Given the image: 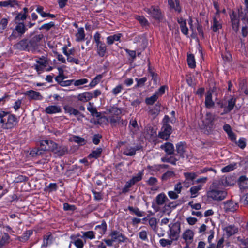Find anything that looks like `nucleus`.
<instances>
[{
    "mask_svg": "<svg viewBox=\"0 0 248 248\" xmlns=\"http://www.w3.org/2000/svg\"><path fill=\"white\" fill-rule=\"evenodd\" d=\"M102 78V75L100 74L98 75L95 78H93V79L91 81L90 84V86L91 87H94L96 84H97Z\"/></svg>",
    "mask_w": 248,
    "mask_h": 248,
    "instance_id": "obj_48",
    "label": "nucleus"
},
{
    "mask_svg": "<svg viewBox=\"0 0 248 248\" xmlns=\"http://www.w3.org/2000/svg\"><path fill=\"white\" fill-rule=\"evenodd\" d=\"M36 62L41 66H46L48 63V61L46 57L42 56L40 58H37Z\"/></svg>",
    "mask_w": 248,
    "mask_h": 248,
    "instance_id": "obj_43",
    "label": "nucleus"
},
{
    "mask_svg": "<svg viewBox=\"0 0 248 248\" xmlns=\"http://www.w3.org/2000/svg\"><path fill=\"white\" fill-rule=\"evenodd\" d=\"M236 166V164H230L221 169V171L223 172H228L233 170Z\"/></svg>",
    "mask_w": 248,
    "mask_h": 248,
    "instance_id": "obj_45",
    "label": "nucleus"
},
{
    "mask_svg": "<svg viewBox=\"0 0 248 248\" xmlns=\"http://www.w3.org/2000/svg\"><path fill=\"white\" fill-rule=\"evenodd\" d=\"M77 41H81L85 38L84 31L83 28H80L78 30V32L76 35Z\"/></svg>",
    "mask_w": 248,
    "mask_h": 248,
    "instance_id": "obj_36",
    "label": "nucleus"
},
{
    "mask_svg": "<svg viewBox=\"0 0 248 248\" xmlns=\"http://www.w3.org/2000/svg\"><path fill=\"white\" fill-rule=\"evenodd\" d=\"M44 35L42 34L37 35L32 37L29 42L30 45V51H35L38 46V43L43 38Z\"/></svg>",
    "mask_w": 248,
    "mask_h": 248,
    "instance_id": "obj_6",
    "label": "nucleus"
},
{
    "mask_svg": "<svg viewBox=\"0 0 248 248\" xmlns=\"http://www.w3.org/2000/svg\"><path fill=\"white\" fill-rule=\"evenodd\" d=\"M160 111V105L156 104L154 108L151 109L149 113L151 115L155 116L157 115Z\"/></svg>",
    "mask_w": 248,
    "mask_h": 248,
    "instance_id": "obj_46",
    "label": "nucleus"
},
{
    "mask_svg": "<svg viewBox=\"0 0 248 248\" xmlns=\"http://www.w3.org/2000/svg\"><path fill=\"white\" fill-rule=\"evenodd\" d=\"M175 175L174 171L168 170L162 175L161 179L163 181H167V180L173 177Z\"/></svg>",
    "mask_w": 248,
    "mask_h": 248,
    "instance_id": "obj_38",
    "label": "nucleus"
},
{
    "mask_svg": "<svg viewBox=\"0 0 248 248\" xmlns=\"http://www.w3.org/2000/svg\"><path fill=\"white\" fill-rule=\"evenodd\" d=\"M194 232L190 229L186 230L183 234L182 238L185 240L186 246L191 244L193 240Z\"/></svg>",
    "mask_w": 248,
    "mask_h": 248,
    "instance_id": "obj_10",
    "label": "nucleus"
},
{
    "mask_svg": "<svg viewBox=\"0 0 248 248\" xmlns=\"http://www.w3.org/2000/svg\"><path fill=\"white\" fill-rule=\"evenodd\" d=\"M26 18V15L24 14H18L15 19L16 23H21L20 21H24Z\"/></svg>",
    "mask_w": 248,
    "mask_h": 248,
    "instance_id": "obj_53",
    "label": "nucleus"
},
{
    "mask_svg": "<svg viewBox=\"0 0 248 248\" xmlns=\"http://www.w3.org/2000/svg\"><path fill=\"white\" fill-rule=\"evenodd\" d=\"M145 11L156 20H160L162 18V13L158 7L152 6L150 8L145 9Z\"/></svg>",
    "mask_w": 248,
    "mask_h": 248,
    "instance_id": "obj_5",
    "label": "nucleus"
},
{
    "mask_svg": "<svg viewBox=\"0 0 248 248\" xmlns=\"http://www.w3.org/2000/svg\"><path fill=\"white\" fill-rule=\"evenodd\" d=\"M48 140H41L39 141L40 147L35 148L31 151L30 154L32 156L41 155L45 151H47Z\"/></svg>",
    "mask_w": 248,
    "mask_h": 248,
    "instance_id": "obj_2",
    "label": "nucleus"
},
{
    "mask_svg": "<svg viewBox=\"0 0 248 248\" xmlns=\"http://www.w3.org/2000/svg\"><path fill=\"white\" fill-rule=\"evenodd\" d=\"M10 236L7 233H4L0 240V248H2L5 244L9 243Z\"/></svg>",
    "mask_w": 248,
    "mask_h": 248,
    "instance_id": "obj_34",
    "label": "nucleus"
},
{
    "mask_svg": "<svg viewBox=\"0 0 248 248\" xmlns=\"http://www.w3.org/2000/svg\"><path fill=\"white\" fill-rule=\"evenodd\" d=\"M26 94L32 99L41 100L42 98V96L39 92L33 90L27 91Z\"/></svg>",
    "mask_w": 248,
    "mask_h": 248,
    "instance_id": "obj_19",
    "label": "nucleus"
},
{
    "mask_svg": "<svg viewBox=\"0 0 248 248\" xmlns=\"http://www.w3.org/2000/svg\"><path fill=\"white\" fill-rule=\"evenodd\" d=\"M71 238L73 240L71 243H74L77 248H82L83 247L84 244L81 239L79 238L75 239L76 237L74 236H71Z\"/></svg>",
    "mask_w": 248,
    "mask_h": 248,
    "instance_id": "obj_35",
    "label": "nucleus"
},
{
    "mask_svg": "<svg viewBox=\"0 0 248 248\" xmlns=\"http://www.w3.org/2000/svg\"><path fill=\"white\" fill-rule=\"evenodd\" d=\"M225 230L226 232L227 235L228 236H230L238 232V229L236 228L234 226L230 225L225 228Z\"/></svg>",
    "mask_w": 248,
    "mask_h": 248,
    "instance_id": "obj_29",
    "label": "nucleus"
},
{
    "mask_svg": "<svg viewBox=\"0 0 248 248\" xmlns=\"http://www.w3.org/2000/svg\"><path fill=\"white\" fill-rule=\"evenodd\" d=\"M158 98V96L157 93H155L152 96L147 98L145 99V102L148 105H152L157 100Z\"/></svg>",
    "mask_w": 248,
    "mask_h": 248,
    "instance_id": "obj_44",
    "label": "nucleus"
},
{
    "mask_svg": "<svg viewBox=\"0 0 248 248\" xmlns=\"http://www.w3.org/2000/svg\"><path fill=\"white\" fill-rule=\"evenodd\" d=\"M19 5L18 2L16 0H9L4 1V7H10L13 8H16L19 7Z\"/></svg>",
    "mask_w": 248,
    "mask_h": 248,
    "instance_id": "obj_33",
    "label": "nucleus"
},
{
    "mask_svg": "<svg viewBox=\"0 0 248 248\" xmlns=\"http://www.w3.org/2000/svg\"><path fill=\"white\" fill-rule=\"evenodd\" d=\"M63 209L65 211H74L76 209L74 205L69 204L68 203H64L63 204Z\"/></svg>",
    "mask_w": 248,
    "mask_h": 248,
    "instance_id": "obj_60",
    "label": "nucleus"
},
{
    "mask_svg": "<svg viewBox=\"0 0 248 248\" xmlns=\"http://www.w3.org/2000/svg\"><path fill=\"white\" fill-rule=\"evenodd\" d=\"M16 24L17 25L16 27L15 30L21 36L25 32L27 29L23 23H17Z\"/></svg>",
    "mask_w": 248,
    "mask_h": 248,
    "instance_id": "obj_30",
    "label": "nucleus"
},
{
    "mask_svg": "<svg viewBox=\"0 0 248 248\" xmlns=\"http://www.w3.org/2000/svg\"><path fill=\"white\" fill-rule=\"evenodd\" d=\"M16 48L20 50H25L28 49L29 51H30V49H29V42H28L27 40H22L18 43L16 44Z\"/></svg>",
    "mask_w": 248,
    "mask_h": 248,
    "instance_id": "obj_17",
    "label": "nucleus"
},
{
    "mask_svg": "<svg viewBox=\"0 0 248 248\" xmlns=\"http://www.w3.org/2000/svg\"><path fill=\"white\" fill-rule=\"evenodd\" d=\"M96 229H101L103 232H105L107 230V224L104 220H102L101 224L96 226Z\"/></svg>",
    "mask_w": 248,
    "mask_h": 248,
    "instance_id": "obj_64",
    "label": "nucleus"
},
{
    "mask_svg": "<svg viewBox=\"0 0 248 248\" xmlns=\"http://www.w3.org/2000/svg\"><path fill=\"white\" fill-rule=\"evenodd\" d=\"M144 175V170H142L140 171L138 174L136 175L133 176L132 178L130 180L134 185L136 183L140 182L142 179L143 176Z\"/></svg>",
    "mask_w": 248,
    "mask_h": 248,
    "instance_id": "obj_25",
    "label": "nucleus"
},
{
    "mask_svg": "<svg viewBox=\"0 0 248 248\" xmlns=\"http://www.w3.org/2000/svg\"><path fill=\"white\" fill-rule=\"evenodd\" d=\"M235 98L232 97L227 101L225 105L222 104L221 105V107L224 108L226 112H230L233 108L234 106L235 105Z\"/></svg>",
    "mask_w": 248,
    "mask_h": 248,
    "instance_id": "obj_12",
    "label": "nucleus"
},
{
    "mask_svg": "<svg viewBox=\"0 0 248 248\" xmlns=\"http://www.w3.org/2000/svg\"><path fill=\"white\" fill-rule=\"evenodd\" d=\"M64 109L66 113H68L69 114H73L74 115H78L80 112L77 109L74 108L70 106L66 105L64 107Z\"/></svg>",
    "mask_w": 248,
    "mask_h": 248,
    "instance_id": "obj_27",
    "label": "nucleus"
},
{
    "mask_svg": "<svg viewBox=\"0 0 248 248\" xmlns=\"http://www.w3.org/2000/svg\"><path fill=\"white\" fill-rule=\"evenodd\" d=\"M202 185H199L196 186H192L189 191L191 193V198H195L197 196V193L199 190H200L202 189Z\"/></svg>",
    "mask_w": 248,
    "mask_h": 248,
    "instance_id": "obj_28",
    "label": "nucleus"
},
{
    "mask_svg": "<svg viewBox=\"0 0 248 248\" xmlns=\"http://www.w3.org/2000/svg\"><path fill=\"white\" fill-rule=\"evenodd\" d=\"M71 140L81 146L85 145L87 143L86 140L84 138L77 136H73L71 139Z\"/></svg>",
    "mask_w": 248,
    "mask_h": 248,
    "instance_id": "obj_26",
    "label": "nucleus"
},
{
    "mask_svg": "<svg viewBox=\"0 0 248 248\" xmlns=\"http://www.w3.org/2000/svg\"><path fill=\"white\" fill-rule=\"evenodd\" d=\"M93 98V94L90 92H85L79 94L78 98L79 100L85 102H87Z\"/></svg>",
    "mask_w": 248,
    "mask_h": 248,
    "instance_id": "obj_18",
    "label": "nucleus"
},
{
    "mask_svg": "<svg viewBox=\"0 0 248 248\" xmlns=\"http://www.w3.org/2000/svg\"><path fill=\"white\" fill-rule=\"evenodd\" d=\"M168 4L170 6L174 9L176 11L180 13L181 11V8L180 6V2L179 0H168Z\"/></svg>",
    "mask_w": 248,
    "mask_h": 248,
    "instance_id": "obj_21",
    "label": "nucleus"
},
{
    "mask_svg": "<svg viewBox=\"0 0 248 248\" xmlns=\"http://www.w3.org/2000/svg\"><path fill=\"white\" fill-rule=\"evenodd\" d=\"M83 237L93 239L95 238L94 232L93 231H89L83 232Z\"/></svg>",
    "mask_w": 248,
    "mask_h": 248,
    "instance_id": "obj_50",
    "label": "nucleus"
},
{
    "mask_svg": "<svg viewBox=\"0 0 248 248\" xmlns=\"http://www.w3.org/2000/svg\"><path fill=\"white\" fill-rule=\"evenodd\" d=\"M136 19L142 26H146L148 24V21L144 16H138Z\"/></svg>",
    "mask_w": 248,
    "mask_h": 248,
    "instance_id": "obj_58",
    "label": "nucleus"
},
{
    "mask_svg": "<svg viewBox=\"0 0 248 248\" xmlns=\"http://www.w3.org/2000/svg\"><path fill=\"white\" fill-rule=\"evenodd\" d=\"M222 27L221 24L216 19H214L213 25L212 27V30L214 32H217V30Z\"/></svg>",
    "mask_w": 248,
    "mask_h": 248,
    "instance_id": "obj_51",
    "label": "nucleus"
},
{
    "mask_svg": "<svg viewBox=\"0 0 248 248\" xmlns=\"http://www.w3.org/2000/svg\"><path fill=\"white\" fill-rule=\"evenodd\" d=\"M109 235L112 238V240L118 243L124 242L128 240L127 237L117 231H112Z\"/></svg>",
    "mask_w": 248,
    "mask_h": 248,
    "instance_id": "obj_8",
    "label": "nucleus"
},
{
    "mask_svg": "<svg viewBox=\"0 0 248 248\" xmlns=\"http://www.w3.org/2000/svg\"><path fill=\"white\" fill-rule=\"evenodd\" d=\"M87 109L91 113L93 116H96L97 117H100L101 114L97 112L95 108L90 107L87 108Z\"/></svg>",
    "mask_w": 248,
    "mask_h": 248,
    "instance_id": "obj_52",
    "label": "nucleus"
},
{
    "mask_svg": "<svg viewBox=\"0 0 248 248\" xmlns=\"http://www.w3.org/2000/svg\"><path fill=\"white\" fill-rule=\"evenodd\" d=\"M87 82H88V80L87 79L83 78V79H78V80H77L75 81L74 84L75 86H79V85L84 84Z\"/></svg>",
    "mask_w": 248,
    "mask_h": 248,
    "instance_id": "obj_62",
    "label": "nucleus"
},
{
    "mask_svg": "<svg viewBox=\"0 0 248 248\" xmlns=\"http://www.w3.org/2000/svg\"><path fill=\"white\" fill-rule=\"evenodd\" d=\"M223 129L227 133L229 138L232 141H235L236 140V136L232 131L230 125H224Z\"/></svg>",
    "mask_w": 248,
    "mask_h": 248,
    "instance_id": "obj_16",
    "label": "nucleus"
},
{
    "mask_svg": "<svg viewBox=\"0 0 248 248\" xmlns=\"http://www.w3.org/2000/svg\"><path fill=\"white\" fill-rule=\"evenodd\" d=\"M149 224L153 230H155L156 228L157 221L155 217H152L149 220Z\"/></svg>",
    "mask_w": 248,
    "mask_h": 248,
    "instance_id": "obj_56",
    "label": "nucleus"
},
{
    "mask_svg": "<svg viewBox=\"0 0 248 248\" xmlns=\"http://www.w3.org/2000/svg\"><path fill=\"white\" fill-rule=\"evenodd\" d=\"M97 53L100 57H104L106 52V45L102 43L97 44Z\"/></svg>",
    "mask_w": 248,
    "mask_h": 248,
    "instance_id": "obj_22",
    "label": "nucleus"
},
{
    "mask_svg": "<svg viewBox=\"0 0 248 248\" xmlns=\"http://www.w3.org/2000/svg\"><path fill=\"white\" fill-rule=\"evenodd\" d=\"M187 63L190 68H193L195 67V61L193 55L189 54L187 55Z\"/></svg>",
    "mask_w": 248,
    "mask_h": 248,
    "instance_id": "obj_42",
    "label": "nucleus"
},
{
    "mask_svg": "<svg viewBox=\"0 0 248 248\" xmlns=\"http://www.w3.org/2000/svg\"><path fill=\"white\" fill-rule=\"evenodd\" d=\"M102 135L99 134H95L92 138V142L94 144L97 145L99 143L100 139L102 138Z\"/></svg>",
    "mask_w": 248,
    "mask_h": 248,
    "instance_id": "obj_54",
    "label": "nucleus"
},
{
    "mask_svg": "<svg viewBox=\"0 0 248 248\" xmlns=\"http://www.w3.org/2000/svg\"><path fill=\"white\" fill-rule=\"evenodd\" d=\"M107 110L110 113L117 116L120 115L122 112L121 109L114 106L107 108Z\"/></svg>",
    "mask_w": 248,
    "mask_h": 248,
    "instance_id": "obj_37",
    "label": "nucleus"
},
{
    "mask_svg": "<svg viewBox=\"0 0 248 248\" xmlns=\"http://www.w3.org/2000/svg\"><path fill=\"white\" fill-rule=\"evenodd\" d=\"M55 26V24L54 22H50L47 24H45L43 25L41 27L39 28L40 30L42 29H46V30L48 31L51 28L54 27Z\"/></svg>",
    "mask_w": 248,
    "mask_h": 248,
    "instance_id": "obj_55",
    "label": "nucleus"
},
{
    "mask_svg": "<svg viewBox=\"0 0 248 248\" xmlns=\"http://www.w3.org/2000/svg\"><path fill=\"white\" fill-rule=\"evenodd\" d=\"M183 175L185 180L182 182V184L186 187H188L191 185H194V180L198 176L196 173L193 172H184Z\"/></svg>",
    "mask_w": 248,
    "mask_h": 248,
    "instance_id": "obj_3",
    "label": "nucleus"
},
{
    "mask_svg": "<svg viewBox=\"0 0 248 248\" xmlns=\"http://www.w3.org/2000/svg\"><path fill=\"white\" fill-rule=\"evenodd\" d=\"M172 132V128L170 125H163L161 131L159 132L158 137L162 139L167 140Z\"/></svg>",
    "mask_w": 248,
    "mask_h": 248,
    "instance_id": "obj_7",
    "label": "nucleus"
},
{
    "mask_svg": "<svg viewBox=\"0 0 248 248\" xmlns=\"http://www.w3.org/2000/svg\"><path fill=\"white\" fill-rule=\"evenodd\" d=\"M213 91H208L205 95V105L207 108H211L214 107L215 103L212 99Z\"/></svg>",
    "mask_w": 248,
    "mask_h": 248,
    "instance_id": "obj_14",
    "label": "nucleus"
},
{
    "mask_svg": "<svg viewBox=\"0 0 248 248\" xmlns=\"http://www.w3.org/2000/svg\"><path fill=\"white\" fill-rule=\"evenodd\" d=\"M202 131L206 134H209L212 130L211 125H200Z\"/></svg>",
    "mask_w": 248,
    "mask_h": 248,
    "instance_id": "obj_47",
    "label": "nucleus"
},
{
    "mask_svg": "<svg viewBox=\"0 0 248 248\" xmlns=\"http://www.w3.org/2000/svg\"><path fill=\"white\" fill-rule=\"evenodd\" d=\"M52 152L57 154L58 155L62 156L65 155L67 152V148L63 146H59L58 144L56 143V147H54Z\"/></svg>",
    "mask_w": 248,
    "mask_h": 248,
    "instance_id": "obj_20",
    "label": "nucleus"
},
{
    "mask_svg": "<svg viewBox=\"0 0 248 248\" xmlns=\"http://www.w3.org/2000/svg\"><path fill=\"white\" fill-rule=\"evenodd\" d=\"M227 195V192L224 190L213 189L208 192V196L211 198L217 201L223 200Z\"/></svg>",
    "mask_w": 248,
    "mask_h": 248,
    "instance_id": "obj_4",
    "label": "nucleus"
},
{
    "mask_svg": "<svg viewBox=\"0 0 248 248\" xmlns=\"http://www.w3.org/2000/svg\"><path fill=\"white\" fill-rule=\"evenodd\" d=\"M230 18L232 24V29L236 32L239 30V21L238 19L236 13L233 11L230 14Z\"/></svg>",
    "mask_w": 248,
    "mask_h": 248,
    "instance_id": "obj_11",
    "label": "nucleus"
},
{
    "mask_svg": "<svg viewBox=\"0 0 248 248\" xmlns=\"http://www.w3.org/2000/svg\"><path fill=\"white\" fill-rule=\"evenodd\" d=\"M186 143L185 142H180L176 144V151L178 154L181 157H184V153L185 152V146Z\"/></svg>",
    "mask_w": 248,
    "mask_h": 248,
    "instance_id": "obj_24",
    "label": "nucleus"
},
{
    "mask_svg": "<svg viewBox=\"0 0 248 248\" xmlns=\"http://www.w3.org/2000/svg\"><path fill=\"white\" fill-rule=\"evenodd\" d=\"M173 241H175L174 240H172V239H170V240L169 239H161L159 240V243L160 245L163 247H165L167 246L170 247L173 242Z\"/></svg>",
    "mask_w": 248,
    "mask_h": 248,
    "instance_id": "obj_41",
    "label": "nucleus"
},
{
    "mask_svg": "<svg viewBox=\"0 0 248 248\" xmlns=\"http://www.w3.org/2000/svg\"><path fill=\"white\" fill-rule=\"evenodd\" d=\"M47 143V151H50L52 152L53 150H54V147H56V143H55L51 140H48Z\"/></svg>",
    "mask_w": 248,
    "mask_h": 248,
    "instance_id": "obj_59",
    "label": "nucleus"
},
{
    "mask_svg": "<svg viewBox=\"0 0 248 248\" xmlns=\"http://www.w3.org/2000/svg\"><path fill=\"white\" fill-rule=\"evenodd\" d=\"M7 119V123L6 124H12L14 122H17L16 118L15 115H11L6 117Z\"/></svg>",
    "mask_w": 248,
    "mask_h": 248,
    "instance_id": "obj_57",
    "label": "nucleus"
},
{
    "mask_svg": "<svg viewBox=\"0 0 248 248\" xmlns=\"http://www.w3.org/2000/svg\"><path fill=\"white\" fill-rule=\"evenodd\" d=\"M140 150V148L137 147L136 148H127L124 152V154L127 156H133L136 154V151Z\"/></svg>",
    "mask_w": 248,
    "mask_h": 248,
    "instance_id": "obj_40",
    "label": "nucleus"
},
{
    "mask_svg": "<svg viewBox=\"0 0 248 248\" xmlns=\"http://www.w3.org/2000/svg\"><path fill=\"white\" fill-rule=\"evenodd\" d=\"M234 142L241 149H244L246 147V139L244 138H241L238 140V141L236 140Z\"/></svg>",
    "mask_w": 248,
    "mask_h": 248,
    "instance_id": "obj_49",
    "label": "nucleus"
},
{
    "mask_svg": "<svg viewBox=\"0 0 248 248\" xmlns=\"http://www.w3.org/2000/svg\"><path fill=\"white\" fill-rule=\"evenodd\" d=\"M61 108L57 106H49L46 108V112L48 114H53L61 112Z\"/></svg>",
    "mask_w": 248,
    "mask_h": 248,
    "instance_id": "obj_23",
    "label": "nucleus"
},
{
    "mask_svg": "<svg viewBox=\"0 0 248 248\" xmlns=\"http://www.w3.org/2000/svg\"><path fill=\"white\" fill-rule=\"evenodd\" d=\"M32 234V232L31 231H27L23 234L21 238L22 239L23 241H26L29 239L30 236H31Z\"/></svg>",
    "mask_w": 248,
    "mask_h": 248,
    "instance_id": "obj_61",
    "label": "nucleus"
},
{
    "mask_svg": "<svg viewBox=\"0 0 248 248\" xmlns=\"http://www.w3.org/2000/svg\"><path fill=\"white\" fill-rule=\"evenodd\" d=\"M238 208V203L234 202L232 200L228 201L224 203V209L227 212H234L237 210Z\"/></svg>",
    "mask_w": 248,
    "mask_h": 248,
    "instance_id": "obj_9",
    "label": "nucleus"
},
{
    "mask_svg": "<svg viewBox=\"0 0 248 248\" xmlns=\"http://www.w3.org/2000/svg\"><path fill=\"white\" fill-rule=\"evenodd\" d=\"M160 148L164 150L168 155H171L174 154V147L173 145L170 142H166L161 145Z\"/></svg>",
    "mask_w": 248,
    "mask_h": 248,
    "instance_id": "obj_13",
    "label": "nucleus"
},
{
    "mask_svg": "<svg viewBox=\"0 0 248 248\" xmlns=\"http://www.w3.org/2000/svg\"><path fill=\"white\" fill-rule=\"evenodd\" d=\"M235 179L233 176L223 177L221 179V184L224 186H229L234 185Z\"/></svg>",
    "mask_w": 248,
    "mask_h": 248,
    "instance_id": "obj_15",
    "label": "nucleus"
},
{
    "mask_svg": "<svg viewBox=\"0 0 248 248\" xmlns=\"http://www.w3.org/2000/svg\"><path fill=\"white\" fill-rule=\"evenodd\" d=\"M167 199V197L165 196V195L164 193L159 194L156 197V204L158 205H163L165 203V200Z\"/></svg>",
    "mask_w": 248,
    "mask_h": 248,
    "instance_id": "obj_32",
    "label": "nucleus"
},
{
    "mask_svg": "<svg viewBox=\"0 0 248 248\" xmlns=\"http://www.w3.org/2000/svg\"><path fill=\"white\" fill-rule=\"evenodd\" d=\"M169 227L170 231V232L168 233L169 237L170 239L177 241L179 237V234L181 231L180 223L175 222L172 225L170 224Z\"/></svg>",
    "mask_w": 248,
    "mask_h": 248,
    "instance_id": "obj_1",
    "label": "nucleus"
},
{
    "mask_svg": "<svg viewBox=\"0 0 248 248\" xmlns=\"http://www.w3.org/2000/svg\"><path fill=\"white\" fill-rule=\"evenodd\" d=\"M128 209L132 213H134L136 216L141 217L144 216L143 212L140 211L138 208H134L132 206H128Z\"/></svg>",
    "mask_w": 248,
    "mask_h": 248,
    "instance_id": "obj_39",
    "label": "nucleus"
},
{
    "mask_svg": "<svg viewBox=\"0 0 248 248\" xmlns=\"http://www.w3.org/2000/svg\"><path fill=\"white\" fill-rule=\"evenodd\" d=\"M102 152V148H98L95 150L93 151L91 153L89 154L88 155V158H97L100 156Z\"/></svg>",
    "mask_w": 248,
    "mask_h": 248,
    "instance_id": "obj_31",
    "label": "nucleus"
},
{
    "mask_svg": "<svg viewBox=\"0 0 248 248\" xmlns=\"http://www.w3.org/2000/svg\"><path fill=\"white\" fill-rule=\"evenodd\" d=\"M157 179L154 177H151L149 180L147 181V184L151 186H153L156 184L157 183Z\"/></svg>",
    "mask_w": 248,
    "mask_h": 248,
    "instance_id": "obj_63",
    "label": "nucleus"
}]
</instances>
